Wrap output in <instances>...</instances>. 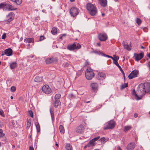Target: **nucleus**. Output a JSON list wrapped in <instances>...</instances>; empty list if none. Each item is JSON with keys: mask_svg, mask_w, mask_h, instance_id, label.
I'll list each match as a JSON object with an SVG mask.
<instances>
[{"mask_svg": "<svg viewBox=\"0 0 150 150\" xmlns=\"http://www.w3.org/2000/svg\"><path fill=\"white\" fill-rule=\"evenodd\" d=\"M102 56L104 57H107L109 58H110L112 59V60H114V59L113 57H112L110 56H109L108 55H106L104 53L102 54Z\"/></svg>", "mask_w": 150, "mask_h": 150, "instance_id": "obj_44", "label": "nucleus"}, {"mask_svg": "<svg viewBox=\"0 0 150 150\" xmlns=\"http://www.w3.org/2000/svg\"><path fill=\"white\" fill-rule=\"evenodd\" d=\"M6 6L8 11L16 10L17 9L16 8H14L13 6L9 4H6Z\"/></svg>", "mask_w": 150, "mask_h": 150, "instance_id": "obj_21", "label": "nucleus"}, {"mask_svg": "<svg viewBox=\"0 0 150 150\" xmlns=\"http://www.w3.org/2000/svg\"><path fill=\"white\" fill-rule=\"evenodd\" d=\"M57 29L55 28H53L51 31V33L54 35L56 34L57 33Z\"/></svg>", "mask_w": 150, "mask_h": 150, "instance_id": "obj_32", "label": "nucleus"}, {"mask_svg": "<svg viewBox=\"0 0 150 150\" xmlns=\"http://www.w3.org/2000/svg\"><path fill=\"white\" fill-rule=\"evenodd\" d=\"M68 97L69 99L74 98H75V96L72 93L69 94L68 95Z\"/></svg>", "mask_w": 150, "mask_h": 150, "instance_id": "obj_40", "label": "nucleus"}, {"mask_svg": "<svg viewBox=\"0 0 150 150\" xmlns=\"http://www.w3.org/2000/svg\"><path fill=\"white\" fill-rule=\"evenodd\" d=\"M105 138L103 137L99 139V141H100L101 143L104 144L106 142Z\"/></svg>", "mask_w": 150, "mask_h": 150, "instance_id": "obj_42", "label": "nucleus"}, {"mask_svg": "<svg viewBox=\"0 0 150 150\" xmlns=\"http://www.w3.org/2000/svg\"><path fill=\"white\" fill-rule=\"evenodd\" d=\"M69 64L68 62H65L63 63V65L64 67H68Z\"/></svg>", "mask_w": 150, "mask_h": 150, "instance_id": "obj_46", "label": "nucleus"}, {"mask_svg": "<svg viewBox=\"0 0 150 150\" xmlns=\"http://www.w3.org/2000/svg\"><path fill=\"white\" fill-rule=\"evenodd\" d=\"M45 38L43 36H41L40 38V41H41Z\"/></svg>", "mask_w": 150, "mask_h": 150, "instance_id": "obj_53", "label": "nucleus"}, {"mask_svg": "<svg viewBox=\"0 0 150 150\" xmlns=\"http://www.w3.org/2000/svg\"><path fill=\"white\" fill-rule=\"evenodd\" d=\"M35 125L37 129V132H40V128L39 123L37 122H36L35 124Z\"/></svg>", "mask_w": 150, "mask_h": 150, "instance_id": "obj_29", "label": "nucleus"}, {"mask_svg": "<svg viewBox=\"0 0 150 150\" xmlns=\"http://www.w3.org/2000/svg\"><path fill=\"white\" fill-rule=\"evenodd\" d=\"M113 57L114 59V60H113V63H114V62H115L116 61H117L119 59V57L118 56H116L115 55H114Z\"/></svg>", "mask_w": 150, "mask_h": 150, "instance_id": "obj_43", "label": "nucleus"}, {"mask_svg": "<svg viewBox=\"0 0 150 150\" xmlns=\"http://www.w3.org/2000/svg\"><path fill=\"white\" fill-rule=\"evenodd\" d=\"M31 125V123L30 121H28L27 123L26 128L27 129H28Z\"/></svg>", "mask_w": 150, "mask_h": 150, "instance_id": "obj_41", "label": "nucleus"}, {"mask_svg": "<svg viewBox=\"0 0 150 150\" xmlns=\"http://www.w3.org/2000/svg\"><path fill=\"white\" fill-rule=\"evenodd\" d=\"M61 102L59 100H55L54 102V107L57 108L59 105L61 104Z\"/></svg>", "mask_w": 150, "mask_h": 150, "instance_id": "obj_26", "label": "nucleus"}, {"mask_svg": "<svg viewBox=\"0 0 150 150\" xmlns=\"http://www.w3.org/2000/svg\"><path fill=\"white\" fill-rule=\"evenodd\" d=\"M17 66V64L16 62H13L11 63L10 65V68L13 69L15 68Z\"/></svg>", "mask_w": 150, "mask_h": 150, "instance_id": "obj_31", "label": "nucleus"}, {"mask_svg": "<svg viewBox=\"0 0 150 150\" xmlns=\"http://www.w3.org/2000/svg\"><path fill=\"white\" fill-rule=\"evenodd\" d=\"M65 57L67 58H71V54H66Z\"/></svg>", "mask_w": 150, "mask_h": 150, "instance_id": "obj_54", "label": "nucleus"}, {"mask_svg": "<svg viewBox=\"0 0 150 150\" xmlns=\"http://www.w3.org/2000/svg\"><path fill=\"white\" fill-rule=\"evenodd\" d=\"M98 38L99 40L101 41H105L108 38L107 34L104 33H99Z\"/></svg>", "mask_w": 150, "mask_h": 150, "instance_id": "obj_8", "label": "nucleus"}, {"mask_svg": "<svg viewBox=\"0 0 150 150\" xmlns=\"http://www.w3.org/2000/svg\"><path fill=\"white\" fill-rule=\"evenodd\" d=\"M29 150H34L33 147L32 146H30L29 147Z\"/></svg>", "mask_w": 150, "mask_h": 150, "instance_id": "obj_56", "label": "nucleus"}, {"mask_svg": "<svg viewBox=\"0 0 150 150\" xmlns=\"http://www.w3.org/2000/svg\"><path fill=\"white\" fill-rule=\"evenodd\" d=\"M85 76L88 80H91L94 76L95 74L93 70L90 68H88L85 72Z\"/></svg>", "mask_w": 150, "mask_h": 150, "instance_id": "obj_4", "label": "nucleus"}, {"mask_svg": "<svg viewBox=\"0 0 150 150\" xmlns=\"http://www.w3.org/2000/svg\"><path fill=\"white\" fill-rule=\"evenodd\" d=\"M11 91L14 92L16 90V87L14 86H12L11 88Z\"/></svg>", "mask_w": 150, "mask_h": 150, "instance_id": "obj_45", "label": "nucleus"}, {"mask_svg": "<svg viewBox=\"0 0 150 150\" xmlns=\"http://www.w3.org/2000/svg\"><path fill=\"white\" fill-rule=\"evenodd\" d=\"M42 90L43 93L47 94H50L52 92L51 89L47 85H44L42 88Z\"/></svg>", "mask_w": 150, "mask_h": 150, "instance_id": "obj_7", "label": "nucleus"}, {"mask_svg": "<svg viewBox=\"0 0 150 150\" xmlns=\"http://www.w3.org/2000/svg\"><path fill=\"white\" fill-rule=\"evenodd\" d=\"M6 6V4L5 2L2 3L0 4V9L4 8Z\"/></svg>", "mask_w": 150, "mask_h": 150, "instance_id": "obj_36", "label": "nucleus"}, {"mask_svg": "<svg viewBox=\"0 0 150 150\" xmlns=\"http://www.w3.org/2000/svg\"><path fill=\"white\" fill-rule=\"evenodd\" d=\"M91 86L92 88V90L94 91L97 90L98 87V84L97 83H94L91 84Z\"/></svg>", "mask_w": 150, "mask_h": 150, "instance_id": "obj_19", "label": "nucleus"}, {"mask_svg": "<svg viewBox=\"0 0 150 150\" xmlns=\"http://www.w3.org/2000/svg\"><path fill=\"white\" fill-rule=\"evenodd\" d=\"M105 74L103 72H99L97 75V79L99 80H103L105 78Z\"/></svg>", "mask_w": 150, "mask_h": 150, "instance_id": "obj_13", "label": "nucleus"}, {"mask_svg": "<svg viewBox=\"0 0 150 150\" xmlns=\"http://www.w3.org/2000/svg\"><path fill=\"white\" fill-rule=\"evenodd\" d=\"M61 97V95L59 93H57L55 95L54 98L55 100H59Z\"/></svg>", "mask_w": 150, "mask_h": 150, "instance_id": "obj_37", "label": "nucleus"}, {"mask_svg": "<svg viewBox=\"0 0 150 150\" xmlns=\"http://www.w3.org/2000/svg\"><path fill=\"white\" fill-rule=\"evenodd\" d=\"M144 55L143 53H140L139 54L135 53L134 56L135 57V61H139L143 57Z\"/></svg>", "mask_w": 150, "mask_h": 150, "instance_id": "obj_12", "label": "nucleus"}, {"mask_svg": "<svg viewBox=\"0 0 150 150\" xmlns=\"http://www.w3.org/2000/svg\"><path fill=\"white\" fill-rule=\"evenodd\" d=\"M27 48H29V47H30V44H28L27 45Z\"/></svg>", "mask_w": 150, "mask_h": 150, "instance_id": "obj_60", "label": "nucleus"}, {"mask_svg": "<svg viewBox=\"0 0 150 150\" xmlns=\"http://www.w3.org/2000/svg\"><path fill=\"white\" fill-rule=\"evenodd\" d=\"M22 0H15L14 2L18 5H20L22 3Z\"/></svg>", "mask_w": 150, "mask_h": 150, "instance_id": "obj_38", "label": "nucleus"}, {"mask_svg": "<svg viewBox=\"0 0 150 150\" xmlns=\"http://www.w3.org/2000/svg\"><path fill=\"white\" fill-rule=\"evenodd\" d=\"M122 74H123V77H124V79L125 78V73L124 72V71H123V72H121Z\"/></svg>", "mask_w": 150, "mask_h": 150, "instance_id": "obj_58", "label": "nucleus"}, {"mask_svg": "<svg viewBox=\"0 0 150 150\" xmlns=\"http://www.w3.org/2000/svg\"><path fill=\"white\" fill-rule=\"evenodd\" d=\"M99 2L100 5L104 7L107 6V0H98Z\"/></svg>", "mask_w": 150, "mask_h": 150, "instance_id": "obj_17", "label": "nucleus"}, {"mask_svg": "<svg viewBox=\"0 0 150 150\" xmlns=\"http://www.w3.org/2000/svg\"><path fill=\"white\" fill-rule=\"evenodd\" d=\"M43 79V77L42 76H37L35 78V81L38 83L42 81Z\"/></svg>", "mask_w": 150, "mask_h": 150, "instance_id": "obj_23", "label": "nucleus"}, {"mask_svg": "<svg viewBox=\"0 0 150 150\" xmlns=\"http://www.w3.org/2000/svg\"><path fill=\"white\" fill-rule=\"evenodd\" d=\"M97 45L99 46V47H100V45H101V44H100V42H98V43H97V44H96Z\"/></svg>", "mask_w": 150, "mask_h": 150, "instance_id": "obj_57", "label": "nucleus"}, {"mask_svg": "<svg viewBox=\"0 0 150 150\" xmlns=\"http://www.w3.org/2000/svg\"><path fill=\"white\" fill-rule=\"evenodd\" d=\"M50 111L51 115L52 120V121H54V114L53 111L52 110L51 108L50 109Z\"/></svg>", "mask_w": 150, "mask_h": 150, "instance_id": "obj_30", "label": "nucleus"}, {"mask_svg": "<svg viewBox=\"0 0 150 150\" xmlns=\"http://www.w3.org/2000/svg\"><path fill=\"white\" fill-rule=\"evenodd\" d=\"M60 132L62 134H63L65 132V129L64 126L62 125H60L59 126Z\"/></svg>", "mask_w": 150, "mask_h": 150, "instance_id": "obj_25", "label": "nucleus"}, {"mask_svg": "<svg viewBox=\"0 0 150 150\" xmlns=\"http://www.w3.org/2000/svg\"><path fill=\"white\" fill-rule=\"evenodd\" d=\"M58 60V59L56 57H49L47 58L45 60V62L46 64H50V63H54L57 62Z\"/></svg>", "mask_w": 150, "mask_h": 150, "instance_id": "obj_10", "label": "nucleus"}, {"mask_svg": "<svg viewBox=\"0 0 150 150\" xmlns=\"http://www.w3.org/2000/svg\"><path fill=\"white\" fill-rule=\"evenodd\" d=\"M15 14L13 12H11L6 16L7 19H14Z\"/></svg>", "mask_w": 150, "mask_h": 150, "instance_id": "obj_22", "label": "nucleus"}, {"mask_svg": "<svg viewBox=\"0 0 150 150\" xmlns=\"http://www.w3.org/2000/svg\"><path fill=\"white\" fill-rule=\"evenodd\" d=\"M0 115L3 116H4V114L3 111L1 109H0Z\"/></svg>", "mask_w": 150, "mask_h": 150, "instance_id": "obj_50", "label": "nucleus"}, {"mask_svg": "<svg viewBox=\"0 0 150 150\" xmlns=\"http://www.w3.org/2000/svg\"><path fill=\"white\" fill-rule=\"evenodd\" d=\"M137 93L138 92H137V94H138ZM132 94L133 95H134L135 96L136 99L137 100H139L142 99V97H141L140 96H139L138 94H137L134 89H133V90Z\"/></svg>", "mask_w": 150, "mask_h": 150, "instance_id": "obj_20", "label": "nucleus"}, {"mask_svg": "<svg viewBox=\"0 0 150 150\" xmlns=\"http://www.w3.org/2000/svg\"><path fill=\"white\" fill-rule=\"evenodd\" d=\"M82 74V71L81 70H80L78 71L77 73V75L79 76L81 75Z\"/></svg>", "mask_w": 150, "mask_h": 150, "instance_id": "obj_52", "label": "nucleus"}, {"mask_svg": "<svg viewBox=\"0 0 150 150\" xmlns=\"http://www.w3.org/2000/svg\"><path fill=\"white\" fill-rule=\"evenodd\" d=\"M141 48L142 49H145V47H143V46H141Z\"/></svg>", "mask_w": 150, "mask_h": 150, "instance_id": "obj_61", "label": "nucleus"}, {"mask_svg": "<svg viewBox=\"0 0 150 150\" xmlns=\"http://www.w3.org/2000/svg\"><path fill=\"white\" fill-rule=\"evenodd\" d=\"M128 86V83H125L123 84H122L121 85V86L120 89L121 90L127 87Z\"/></svg>", "mask_w": 150, "mask_h": 150, "instance_id": "obj_35", "label": "nucleus"}, {"mask_svg": "<svg viewBox=\"0 0 150 150\" xmlns=\"http://www.w3.org/2000/svg\"><path fill=\"white\" fill-rule=\"evenodd\" d=\"M66 150H73L71 145L69 144H67L65 146Z\"/></svg>", "mask_w": 150, "mask_h": 150, "instance_id": "obj_27", "label": "nucleus"}, {"mask_svg": "<svg viewBox=\"0 0 150 150\" xmlns=\"http://www.w3.org/2000/svg\"><path fill=\"white\" fill-rule=\"evenodd\" d=\"M100 136H98V137H95L93 139H92L95 142L98 140V139H100Z\"/></svg>", "mask_w": 150, "mask_h": 150, "instance_id": "obj_48", "label": "nucleus"}, {"mask_svg": "<svg viewBox=\"0 0 150 150\" xmlns=\"http://www.w3.org/2000/svg\"><path fill=\"white\" fill-rule=\"evenodd\" d=\"M136 22L139 25L142 23L141 19H136Z\"/></svg>", "mask_w": 150, "mask_h": 150, "instance_id": "obj_49", "label": "nucleus"}, {"mask_svg": "<svg viewBox=\"0 0 150 150\" xmlns=\"http://www.w3.org/2000/svg\"><path fill=\"white\" fill-rule=\"evenodd\" d=\"M85 129L84 127L82 125H80L77 126L76 129V132L80 134H82L83 133Z\"/></svg>", "mask_w": 150, "mask_h": 150, "instance_id": "obj_11", "label": "nucleus"}, {"mask_svg": "<svg viewBox=\"0 0 150 150\" xmlns=\"http://www.w3.org/2000/svg\"><path fill=\"white\" fill-rule=\"evenodd\" d=\"M147 56L149 57V58H150V53H149L148 55H147Z\"/></svg>", "mask_w": 150, "mask_h": 150, "instance_id": "obj_62", "label": "nucleus"}, {"mask_svg": "<svg viewBox=\"0 0 150 150\" xmlns=\"http://www.w3.org/2000/svg\"><path fill=\"white\" fill-rule=\"evenodd\" d=\"M86 7L90 14L92 16L96 15L97 12V10L95 5L90 3L86 4Z\"/></svg>", "mask_w": 150, "mask_h": 150, "instance_id": "obj_2", "label": "nucleus"}, {"mask_svg": "<svg viewBox=\"0 0 150 150\" xmlns=\"http://www.w3.org/2000/svg\"><path fill=\"white\" fill-rule=\"evenodd\" d=\"M80 44L77 42H74L73 44L68 45L67 46V49L71 51H74L75 50H78L81 47Z\"/></svg>", "mask_w": 150, "mask_h": 150, "instance_id": "obj_3", "label": "nucleus"}, {"mask_svg": "<svg viewBox=\"0 0 150 150\" xmlns=\"http://www.w3.org/2000/svg\"><path fill=\"white\" fill-rule=\"evenodd\" d=\"M6 37V33H4L2 36V38L3 39H5Z\"/></svg>", "mask_w": 150, "mask_h": 150, "instance_id": "obj_55", "label": "nucleus"}, {"mask_svg": "<svg viewBox=\"0 0 150 150\" xmlns=\"http://www.w3.org/2000/svg\"><path fill=\"white\" fill-rule=\"evenodd\" d=\"M135 146V143L134 142H131L127 145V149L128 150H132L134 149Z\"/></svg>", "mask_w": 150, "mask_h": 150, "instance_id": "obj_14", "label": "nucleus"}, {"mask_svg": "<svg viewBox=\"0 0 150 150\" xmlns=\"http://www.w3.org/2000/svg\"><path fill=\"white\" fill-rule=\"evenodd\" d=\"M25 42L26 43H30L34 42V39L32 38H26L24 40Z\"/></svg>", "mask_w": 150, "mask_h": 150, "instance_id": "obj_24", "label": "nucleus"}, {"mask_svg": "<svg viewBox=\"0 0 150 150\" xmlns=\"http://www.w3.org/2000/svg\"><path fill=\"white\" fill-rule=\"evenodd\" d=\"M139 71L136 69L133 71L128 76L129 78L131 79L137 77L139 75Z\"/></svg>", "mask_w": 150, "mask_h": 150, "instance_id": "obj_9", "label": "nucleus"}, {"mask_svg": "<svg viewBox=\"0 0 150 150\" xmlns=\"http://www.w3.org/2000/svg\"><path fill=\"white\" fill-rule=\"evenodd\" d=\"M5 135V134L3 133V131L2 129H0V138H2L4 137Z\"/></svg>", "mask_w": 150, "mask_h": 150, "instance_id": "obj_39", "label": "nucleus"}, {"mask_svg": "<svg viewBox=\"0 0 150 150\" xmlns=\"http://www.w3.org/2000/svg\"><path fill=\"white\" fill-rule=\"evenodd\" d=\"M12 50L10 48L6 49L4 51V53L7 56H11L12 55Z\"/></svg>", "mask_w": 150, "mask_h": 150, "instance_id": "obj_16", "label": "nucleus"}, {"mask_svg": "<svg viewBox=\"0 0 150 150\" xmlns=\"http://www.w3.org/2000/svg\"><path fill=\"white\" fill-rule=\"evenodd\" d=\"M79 12V8L76 7H73L70 9V13L71 16L74 18L78 15Z\"/></svg>", "mask_w": 150, "mask_h": 150, "instance_id": "obj_6", "label": "nucleus"}, {"mask_svg": "<svg viewBox=\"0 0 150 150\" xmlns=\"http://www.w3.org/2000/svg\"><path fill=\"white\" fill-rule=\"evenodd\" d=\"M95 142L93 139L90 140L88 144L84 146V149H86L87 147H90L91 146H93L95 145Z\"/></svg>", "mask_w": 150, "mask_h": 150, "instance_id": "obj_15", "label": "nucleus"}, {"mask_svg": "<svg viewBox=\"0 0 150 150\" xmlns=\"http://www.w3.org/2000/svg\"><path fill=\"white\" fill-rule=\"evenodd\" d=\"M146 93H150V83L140 84L138 88V94L142 97Z\"/></svg>", "mask_w": 150, "mask_h": 150, "instance_id": "obj_1", "label": "nucleus"}, {"mask_svg": "<svg viewBox=\"0 0 150 150\" xmlns=\"http://www.w3.org/2000/svg\"><path fill=\"white\" fill-rule=\"evenodd\" d=\"M132 128V127L131 126H125L124 127V131L125 132H126L128 131H129Z\"/></svg>", "mask_w": 150, "mask_h": 150, "instance_id": "obj_28", "label": "nucleus"}, {"mask_svg": "<svg viewBox=\"0 0 150 150\" xmlns=\"http://www.w3.org/2000/svg\"><path fill=\"white\" fill-rule=\"evenodd\" d=\"M138 116L137 114L135 113L134 114V116L135 117H137Z\"/></svg>", "mask_w": 150, "mask_h": 150, "instance_id": "obj_59", "label": "nucleus"}, {"mask_svg": "<svg viewBox=\"0 0 150 150\" xmlns=\"http://www.w3.org/2000/svg\"><path fill=\"white\" fill-rule=\"evenodd\" d=\"M118 150H122V149H121L120 147H119L118 148Z\"/></svg>", "mask_w": 150, "mask_h": 150, "instance_id": "obj_64", "label": "nucleus"}, {"mask_svg": "<svg viewBox=\"0 0 150 150\" xmlns=\"http://www.w3.org/2000/svg\"><path fill=\"white\" fill-rule=\"evenodd\" d=\"M114 64L118 67L121 72H123V69H122L120 66L119 64L117 61H116L115 62H114Z\"/></svg>", "mask_w": 150, "mask_h": 150, "instance_id": "obj_33", "label": "nucleus"}, {"mask_svg": "<svg viewBox=\"0 0 150 150\" xmlns=\"http://www.w3.org/2000/svg\"><path fill=\"white\" fill-rule=\"evenodd\" d=\"M84 102L86 103H88L90 102V101H86Z\"/></svg>", "mask_w": 150, "mask_h": 150, "instance_id": "obj_63", "label": "nucleus"}, {"mask_svg": "<svg viewBox=\"0 0 150 150\" xmlns=\"http://www.w3.org/2000/svg\"><path fill=\"white\" fill-rule=\"evenodd\" d=\"M28 113L29 114L30 116L32 117H33V115L32 111V110H29L28 111Z\"/></svg>", "mask_w": 150, "mask_h": 150, "instance_id": "obj_47", "label": "nucleus"}, {"mask_svg": "<svg viewBox=\"0 0 150 150\" xmlns=\"http://www.w3.org/2000/svg\"><path fill=\"white\" fill-rule=\"evenodd\" d=\"M93 52L98 55H101L102 56V54H103V53L101 52L99 50H95Z\"/></svg>", "mask_w": 150, "mask_h": 150, "instance_id": "obj_34", "label": "nucleus"}, {"mask_svg": "<svg viewBox=\"0 0 150 150\" xmlns=\"http://www.w3.org/2000/svg\"><path fill=\"white\" fill-rule=\"evenodd\" d=\"M122 45L125 49H126L128 51H130L131 50L130 47L129 46L127 42L123 41L122 42Z\"/></svg>", "mask_w": 150, "mask_h": 150, "instance_id": "obj_18", "label": "nucleus"}, {"mask_svg": "<svg viewBox=\"0 0 150 150\" xmlns=\"http://www.w3.org/2000/svg\"><path fill=\"white\" fill-rule=\"evenodd\" d=\"M115 122L113 120H111L106 124V126L104 128V129H112L115 126Z\"/></svg>", "mask_w": 150, "mask_h": 150, "instance_id": "obj_5", "label": "nucleus"}, {"mask_svg": "<svg viewBox=\"0 0 150 150\" xmlns=\"http://www.w3.org/2000/svg\"><path fill=\"white\" fill-rule=\"evenodd\" d=\"M13 19H8L7 20L5 21V22L6 24H8L12 21Z\"/></svg>", "mask_w": 150, "mask_h": 150, "instance_id": "obj_51", "label": "nucleus"}]
</instances>
